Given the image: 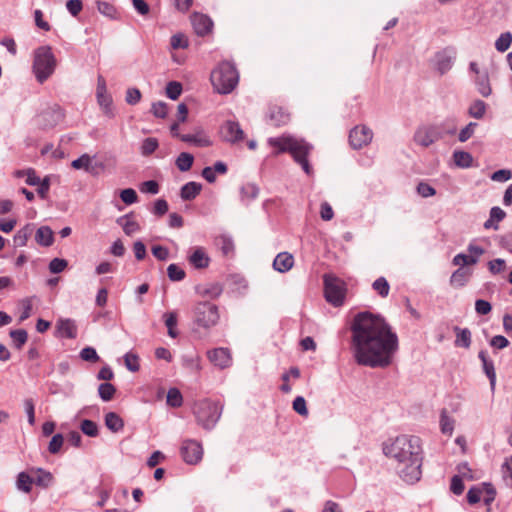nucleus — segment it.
Here are the masks:
<instances>
[{"mask_svg": "<svg viewBox=\"0 0 512 512\" xmlns=\"http://www.w3.org/2000/svg\"><path fill=\"white\" fill-rule=\"evenodd\" d=\"M158 148V141L156 138H146L142 143V154L148 156Z\"/></svg>", "mask_w": 512, "mask_h": 512, "instance_id": "45", "label": "nucleus"}, {"mask_svg": "<svg viewBox=\"0 0 512 512\" xmlns=\"http://www.w3.org/2000/svg\"><path fill=\"white\" fill-rule=\"evenodd\" d=\"M512 43V34L510 32L502 33L495 42V48L499 52H505Z\"/></svg>", "mask_w": 512, "mask_h": 512, "instance_id": "35", "label": "nucleus"}, {"mask_svg": "<svg viewBox=\"0 0 512 512\" xmlns=\"http://www.w3.org/2000/svg\"><path fill=\"white\" fill-rule=\"evenodd\" d=\"M56 68V59L49 46L39 47L34 53L33 72L38 82L43 83Z\"/></svg>", "mask_w": 512, "mask_h": 512, "instance_id": "6", "label": "nucleus"}, {"mask_svg": "<svg viewBox=\"0 0 512 512\" xmlns=\"http://www.w3.org/2000/svg\"><path fill=\"white\" fill-rule=\"evenodd\" d=\"M180 139L183 142L193 143L198 147H209L212 145V141L208 136L203 133L197 134H182Z\"/></svg>", "mask_w": 512, "mask_h": 512, "instance_id": "20", "label": "nucleus"}, {"mask_svg": "<svg viewBox=\"0 0 512 512\" xmlns=\"http://www.w3.org/2000/svg\"><path fill=\"white\" fill-rule=\"evenodd\" d=\"M479 358L482 360L484 371L490 380L491 386L493 387L495 385V381H496V373H495L494 365H493L492 361H489L487 359L484 352L479 353Z\"/></svg>", "mask_w": 512, "mask_h": 512, "instance_id": "29", "label": "nucleus"}, {"mask_svg": "<svg viewBox=\"0 0 512 512\" xmlns=\"http://www.w3.org/2000/svg\"><path fill=\"white\" fill-rule=\"evenodd\" d=\"M444 135V130L439 125L421 127L415 133L414 139L417 144L428 147Z\"/></svg>", "mask_w": 512, "mask_h": 512, "instance_id": "8", "label": "nucleus"}, {"mask_svg": "<svg viewBox=\"0 0 512 512\" xmlns=\"http://www.w3.org/2000/svg\"><path fill=\"white\" fill-rule=\"evenodd\" d=\"M24 409L28 417V422L30 425L35 424V408L34 402L32 399L28 398L24 400Z\"/></svg>", "mask_w": 512, "mask_h": 512, "instance_id": "58", "label": "nucleus"}, {"mask_svg": "<svg viewBox=\"0 0 512 512\" xmlns=\"http://www.w3.org/2000/svg\"><path fill=\"white\" fill-rule=\"evenodd\" d=\"M483 494V487H472L467 492V500L470 504H476L482 499Z\"/></svg>", "mask_w": 512, "mask_h": 512, "instance_id": "50", "label": "nucleus"}, {"mask_svg": "<svg viewBox=\"0 0 512 512\" xmlns=\"http://www.w3.org/2000/svg\"><path fill=\"white\" fill-rule=\"evenodd\" d=\"M125 366L132 372H137L140 369L139 357L137 354L128 352L124 356Z\"/></svg>", "mask_w": 512, "mask_h": 512, "instance_id": "40", "label": "nucleus"}, {"mask_svg": "<svg viewBox=\"0 0 512 512\" xmlns=\"http://www.w3.org/2000/svg\"><path fill=\"white\" fill-rule=\"evenodd\" d=\"M482 487L484 491L482 500L489 507L495 499L496 491L490 484H483Z\"/></svg>", "mask_w": 512, "mask_h": 512, "instance_id": "55", "label": "nucleus"}, {"mask_svg": "<svg viewBox=\"0 0 512 512\" xmlns=\"http://www.w3.org/2000/svg\"><path fill=\"white\" fill-rule=\"evenodd\" d=\"M188 261L195 269H204L210 264V258L203 247H196L189 255Z\"/></svg>", "mask_w": 512, "mask_h": 512, "instance_id": "16", "label": "nucleus"}, {"mask_svg": "<svg viewBox=\"0 0 512 512\" xmlns=\"http://www.w3.org/2000/svg\"><path fill=\"white\" fill-rule=\"evenodd\" d=\"M10 337L17 349H21L28 339L27 332L23 329L11 330Z\"/></svg>", "mask_w": 512, "mask_h": 512, "instance_id": "30", "label": "nucleus"}, {"mask_svg": "<svg viewBox=\"0 0 512 512\" xmlns=\"http://www.w3.org/2000/svg\"><path fill=\"white\" fill-rule=\"evenodd\" d=\"M373 137V132L367 126H356L354 127L349 134V141L353 148L361 149L362 147L368 145Z\"/></svg>", "mask_w": 512, "mask_h": 512, "instance_id": "11", "label": "nucleus"}, {"mask_svg": "<svg viewBox=\"0 0 512 512\" xmlns=\"http://www.w3.org/2000/svg\"><path fill=\"white\" fill-rule=\"evenodd\" d=\"M488 269L493 274H499L506 269V262L504 259L497 258L488 262Z\"/></svg>", "mask_w": 512, "mask_h": 512, "instance_id": "49", "label": "nucleus"}, {"mask_svg": "<svg viewBox=\"0 0 512 512\" xmlns=\"http://www.w3.org/2000/svg\"><path fill=\"white\" fill-rule=\"evenodd\" d=\"M167 274L171 281H181L185 278V271L176 264H170L167 268Z\"/></svg>", "mask_w": 512, "mask_h": 512, "instance_id": "41", "label": "nucleus"}, {"mask_svg": "<svg viewBox=\"0 0 512 512\" xmlns=\"http://www.w3.org/2000/svg\"><path fill=\"white\" fill-rule=\"evenodd\" d=\"M202 185L200 183L191 181L186 183L180 192V196L183 200H193L195 199L201 192Z\"/></svg>", "mask_w": 512, "mask_h": 512, "instance_id": "21", "label": "nucleus"}, {"mask_svg": "<svg viewBox=\"0 0 512 512\" xmlns=\"http://www.w3.org/2000/svg\"><path fill=\"white\" fill-rule=\"evenodd\" d=\"M117 223L122 226L124 233L128 236H131L140 230L138 222L132 219L129 215L120 217L117 220Z\"/></svg>", "mask_w": 512, "mask_h": 512, "instance_id": "22", "label": "nucleus"}, {"mask_svg": "<svg viewBox=\"0 0 512 512\" xmlns=\"http://www.w3.org/2000/svg\"><path fill=\"white\" fill-rule=\"evenodd\" d=\"M294 265V257L288 252L279 253L274 261L273 268L281 273L288 272Z\"/></svg>", "mask_w": 512, "mask_h": 512, "instance_id": "18", "label": "nucleus"}, {"mask_svg": "<svg viewBox=\"0 0 512 512\" xmlns=\"http://www.w3.org/2000/svg\"><path fill=\"white\" fill-rule=\"evenodd\" d=\"M268 118L271 125L278 127L290 121V114L280 106H272L269 109Z\"/></svg>", "mask_w": 512, "mask_h": 512, "instance_id": "17", "label": "nucleus"}, {"mask_svg": "<svg viewBox=\"0 0 512 512\" xmlns=\"http://www.w3.org/2000/svg\"><path fill=\"white\" fill-rule=\"evenodd\" d=\"M120 198L127 205L133 204L138 200L137 193L132 188L122 190L120 193Z\"/></svg>", "mask_w": 512, "mask_h": 512, "instance_id": "52", "label": "nucleus"}, {"mask_svg": "<svg viewBox=\"0 0 512 512\" xmlns=\"http://www.w3.org/2000/svg\"><path fill=\"white\" fill-rule=\"evenodd\" d=\"M352 345L359 364L386 367L398 350V337L386 322H352Z\"/></svg>", "mask_w": 512, "mask_h": 512, "instance_id": "1", "label": "nucleus"}, {"mask_svg": "<svg viewBox=\"0 0 512 512\" xmlns=\"http://www.w3.org/2000/svg\"><path fill=\"white\" fill-rule=\"evenodd\" d=\"M470 277V273L462 268L457 269L450 278V283L455 287H462L466 284Z\"/></svg>", "mask_w": 512, "mask_h": 512, "instance_id": "27", "label": "nucleus"}, {"mask_svg": "<svg viewBox=\"0 0 512 512\" xmlns=\"http://www.w3.org/2000/svg\"><path fill=\"white\" fill-rule=\"evenodd\" d=\"M191 22L195 33L199 36H205L212 31L213 22L207 15L195 13L191 17Z\"/></svg>", "mask_w": 512, "mask_h": 512, "instance_id": "14", "label": "nucleus"}, {"mask_svg": "<svg viewBox=\"0 0 512 512\" xmlns=\"http://www.w3.org/2000/svg\"><path fill=\"white\" fill-rule=\"evenodd\" d=\"M105 425L112 432H118L124 427V422L118 414L109 412L105 415Z\"/></svg>", "mask_w": 512, "mask_h": 512, "instance_id": "23", "label": "nucleus"}, {"mask_svg": "<svg viewBox=\"0 0 512 512\" xmlns=\"http://www.w3.org/2000/svg\"><path fill=\"white\" fill-rule=\"evenodd\" d=\"M217 245L220 247L223 255L229 256L234 251V244L232 240L226 236H220L217 238Z\"/></svg>", "mask_w": 512, "mask_h": 512, "instance_id": "39", "label": "nucleus"}, {"mask_svg": "<svg viewBox=\"0 0 512 512\" xmlns=\"http://www.w3.org/2000/svg\"><path fill=\"white\" fill-rule=\"evenodd\" d=\"M116 392L114 385L110 383H102L98 387V393L103 401H110Z\"/></svg>", "mask_w": 512, "mask_h": 512, "instance_id": "36", "label": "nucleus"}, {"mask_svg": "<svg viewBox=\"0 0 512 512\" xmlns=\"http://www.w3.org/2000/svg\"><path fill=\"white\" fill-rule=\"evenodd\" d=\"M476 263H477V258L472 255H466V254L460 253V254H457L453 258L454 265L466 266V265H474Z\"/></svg>", "mask_w": 512, "mask_h": 512, "instance_id": "46", "label": "nucleus"}, {"mask_svg": "<svg viewBox=\"0 0 512 512\" xmlns=\"http://www.w3.org/2000/svg\"><path fill=\"white\" fill-rule=\"evenodd\" d=\"M64 443L62 434H55L49 442L48 450L51 454H56L60 451Z\"/></svg>", "mask_w": 512, "mask_h": 512, "instance_id": "48", "label": "nucleus"}, {"mask_svg": "<svg viewBox=\"0 0 512 512\" xmlns=\"http://www.w3.org/2000/svg\"><path fill=\"white\" fill-rule=\"evenodd\" d=\"M152 112L158 118H165L168 114L167 104L165 102L153 103Z\"/></svg>", "mask_w": 512, "mask_h": 512, "instance_id": "61", "label": "nucleus"}, {"mask_svg": "<svg viewBox=\"0 0 512 512\" xmlns=\"http://www.w3.org/2000/svg\"><path fill=\"white\" fill-rule=\"evenodd\" d=\"M268 144L274 148L275 155L288 152L295 162L301 165L306 174L310 175L312 173V167L307 160L312 146L305 140L290 135H282L280 137L269 138Z\"/></svg>", "mask_w": 512, "mask_h": 512, "instance_id": "3", "label": "nucleus"}, {"mask_svg": "<svg viewBox=\"0 0 512 512\" xmlns=\"http://www.w3.org/2000/svg\"><path fill=\"white\" fill-rule=\"evenodd\" d=\"M455 331L457 333L455 344L457 346L468 348L471 343V333L467 329H459L455 327Z\"/></svg>", "mask_w": 512, "mask_h": 512, "instance_id": "31", "label": "nucleus"}, {"mask_svg": "<svg viewBox=\"0 0 512 512\" xmlns=\"http://www.w3.org/2000/svg\"><path fill=\"white\" fill-rule=\"evenodd\" d=\"M71 166L76 169H84L86 172H92V158L88 154H83L78 159L72 161Z\"/></svg>", "mask_w": 512, "mask_h": 512, "instance_id": "28", "label": "nucleus"}, {"mask_svg": "<svg viewBox=\"0 0 512 512\" xmlns=\"http://www.w3.org/2000/svg\"><path fill=\"white\" fill-rule=\"evenodd\" d=\"M140 190L143 193L157 194L159 192V185L154 180L145 181L141 184Z\"/></svg>", "mask_w": 512, "mask_h": 512, "instance_id": "64", "label": "nucleus"}, {"mask_svg": "<svg viewBox=\"0 0 512 512\" xmlns=\"http://www.w3.org/2000/svg\"><path fill=\"white\" fill-rule=\"evenodd\" d=\"M183 403L181 392L177 388L169 389L167 393V404L171 407H180Z\"/></svg>", "mask_w": 512, "mask_h": 512, "instance_id": "38", "label": "nucleus"}, {"mask_svg": "<svg viewBox=\"0 0 512 512\" xmlns=\"http://www.w3.org/2000/svg\"><path fill=\"white\" fill-rule=\"evenodd\" d=\"M453 159L455 164L462 168L470 167L473 162L472 155L465 151H455L453 153Z\"/></svg>", "mask_w": 512, "mask_h": 512, "instance_id": "26", "label": "nucleus"}, {"mask_svg": "<svg viewBox=\"0 0 512 512\" xmlns=\"http://www.w3.org/2000/svg\"><path fill=\"white\" fill-rule=\"evenodd\" d=\"M372 287L383 298L387 297L390 291L389 283L384 277L377 278L373 282Z\"/></svg>", "mask_w": 512, "mask_h": 512, "instance_id": "34", "label": "nucleus"}, {"mask_svg": "<svg viewBox=\"0 0 512 512\" xmlns=\"http://www.w3.org/2000/svg\"><path fill=\"white\" fill-rule=\"evenodd\" d=\"M440 427L443 434H448L449 436L452 435L454 430V420L447 415L445 410L441 413Z\"/></svg>", "mask_w": 512, "mask_h": 512, "instance_id": "37", "label": "nucleus"}, {"mask_svg": "<svg viewBox=\"0 0 512 512\" xmlns=\"http://www.w3.org/2000/svg\"><path fill=\"white\" fill-rule=\"evenodd\" d=\"M194 312L196 320H216L220 317L217 306L207 301L198 303Z\"/></svg>", "mask_w": 512, "mask_h": 512, "instance_id": "13", "label": "nucleus"}, {"mask_svg": "<svg viewBox=\"0 0 512 512\" xmlns=\"http://www.w3.org/2000/svg\"><path fill=\"white\" fill-rule=\"evenodd\" d=\"M97 100L99 105L103 108L104 113L109 117H112V99L107 93L105 81L102 77L98 78Z\"/></svg>", "mask_w": 512, "mask_h": 512, "instance_id": "15", "label": "nucleus"}, {"mask_svg": "<svg viewBox=\"0 0 512 512\" xmlns=\"http://www.w3.org/2000/svg\"><path fill=\"white\" fill-rule=\"evenodd\" d=\"M504 480L506 484L512 487V456L507 458L502 465Z\"/></svg>", "mask_w": 512, "mask_h": 512, "instance_id": "60", "label": "nucleus"}, {"mask_svg": "<svg viewBox=\"0 0 512 512\" xmlns=\"http://www.w3.org/2000/svg\"><path fill=\"white\" fill-rule=\"evenodd\" d=\"M209 361L219 369H225L231 366L232 356L227 348H215L207 352Z\"/></svg>", "mask_w": 512, "mask_h": 512, "instance_id": "12", "label": "nucleus"}, {"mask_svg": "<svg viewBox=\"0 0 512 512\" xmlns=\"http://www.w3.org/2000/svg\"><path fill=\"white\" fill-rule=\"evenodd\" d=\"M211 83L220 94H228L238 84V72L230 62H222L211 73Z\"/></svg>", "mask_w": 512, "mask_h": 512, "instance_id": "4", "label": "nucleus"}, {"mask_svg": "<svg viewBox=\"0 0 512 512\" xmlns=\"http://www.w3.org/2000/svg\"><path fill=\"white\" fill-rule=\"evenodd\" d=\"M68 266V262L65 259L54 258L49 264V270L52 273H60Z\"/></svg>", "mask_w": 512, "mask_h": 512, "instance_id": "57", "label": "nucleus"}, {"mask_svg": "<svg viewBox=\"0 0 512 512\" xmlns=\"http://www.w3.org/2000/svg\"><path fill=\"white\" fill-rule=\"evenodd\" d=\"M152 254L160 261H165L169 257V250L161 245H155L152 247Z\"/></svg>", "mask_w": 512, "mask_h": 512, "instance_id": "63", "label": "nucleus"}, {"mask_svg": "<svg viewBox=\"0 0 512 512\" xmlns=\"http://www.w3.org/2000/svg\"><path fill=\"white\" fill-rule=\"evenodd\" d=\"M97 8H98V11L101 14H103V15L109 17V18H115L116 17L117 10L114 7V5H112L109 2L97 1Z\"/></svg>", "mask_w": 512, "mask_h": 512, "instance_id": "42", "label": "nucleus"}, {"mask_svg": "<svg viewBox=\"0 0 512 512\" xmlns=\"http://www.w3.org/2000/svg\"><path fill=\"white\" fill-rule=\"evenodd\" d=\"M33 479L25 472H21L17 477V488L25 493H29L32 489Z\"/></svg>", "mask_w": 512, "mask_h": 512, "instance_id": "32", "label": "nucleus"}, {"mask_svg": "<svg viewBox=\"0 0 512 512\" xmlns=\"http://www.w3.org/2000/svg\"><path fill=\"white\" fill-rule=\"evenodd\" d=\"M36 242L44 247H49L54 242V233L49 226H41L35 234Z\"/></svg>", "mask_w": 512, "mask_h": 512, "instance_id": "19", "label": "nucleus"}, {"mask_svg": "<svg viewBox=\"0 0 512 512\" xmlns=\"http://www.w3.org/2000/svg\"><path fill=\"white\" fill-rule=\"evenodd\" d=\"M66 8L72 16H77L82 11L83 4L81 0H68Z\"/></svg>", "mask_w": 512, "mask_h": 512, "instance_id": "62", "label": "nucleus"}, {"mask_svg": "<svg viewBox=\"0 0 512 512\" xmlns=\"http://www.w3.org/2000/svg\"><path fill=\"white\" fill-rule=\"evenodd\" d=\"M32 234V227L31 225H26L20 230L17 231V233L14 235V244L15 246L22 247L27 244V241L29 237Z\"/></svg>", "mask_w": 512, "mask_h": 512, "instance_id": "25", "label": "nucleus"}, {"mask_svg": "<svg viewBox=\"0 0 512 512\" xmlns=\"http://www.w3.org/2000/svg\"><path fill=\"white\" fill-rule=\"evenodd\" d=\"M323 279L326 300L335 307L341 306L346 295L345 283L331 274H325Z\"/></svg>", "mask_w": 512, "mask_h": 512, "instance_id": "7", "label": "nucleus"}, {"mask_svg": "<svg viewBox=\"0 0 512 512\" xmlns=\"http://www.w3.org/2000/svg\"><path fill=\"white\" fill-rule=\"evenodd\" d=\"M141 92L137 88H129L126 92V102L130 105H135L141 100Z\"/></svg>", "mask_w": 512, "mask_h": 512, "instance_id": "59", "label": "nucleus"}, {"mask_svg": "<svg viewBox=\"0 0 512 512\" xmlns=\"http://www.w3.org/2000/svg\"><path fill=\"white\" fill-rule=\"evenodd\" d=\"M58 333L62 337L72 338L75 335V328L71 325V322H60Z\"/></svg>", "mask_w": 512, "mask_h": 512, "instance_id": "56", "label": "nucleus"}, {"mask_svg": "<svg viewBox=\"0 0 512 512\" xmlns=\"http://www.w3.org/2000/svg\"><path fill=\"white\" fill-rule=\"evenodd\" d=\"M486 105L483 101L477 100L474 103L471 104L469 108V115L471 117L480 119L485 114Z\"/></svg>", "mask_w": 512, "mask_h": 512, "instance_id": "43", "label": "nucleus"}, {"mask_svg": "<svg viewBox=\"0 0 512 512\" xmlns=\"http://www.w3.org/2000/svg\"><path fill=\"white\" fill-rule=\"evenodd\" d=\"M182 85L177 81H171L166 86V95L172 99L176 100L181 95Z\"/></svg>", "mask_w": 512, "mask_h": 512, "instance_id": "44", "label": "nucleus"}, {"mask_svg": "<svg viewBox=\"0 0 512 512\" xmlns=\"http://www.w3.org/2000/svg\"><path fill=\"white\" fill-rule=\"evenodd\" d=\"M81 430L84 434L90 437H95L98 435V427L96 423L88 419L82 421Z\"/></svg>", "mask_w": 512, "mask_h": 512, "instance_id": "47", "label": "nucleus"}, {"mask_svg": "<svg viewBox=\"0 0 512 512\" xmlns=\"http://www.w3.org/2000/svg\"><path fill=\"white\" fill-rule=\"evenodd\" d=\"M221 139L225 142L236 144L242 141L245 137L244 131L241 129L240 124L235 121H225L219 130Z\"/></svg>", "mask_w": 512, "mask_h": 512, "instance_id": "10", "label": "nucleus"}, {"mask_svg": "<svg viewBox=\"0 0 512 512\" xmlns=\"http://www.w3.org/2000/svg\"><path fill=\"white\" fill-rule=\"evenodd\" d=\"M222 409L223 406L219 402L202 399L194 404L193 413L199 425L211 429L220 419Z\"/></svg>", "mask_w": 512, "mask_h": 512, "instance_id": "5", "label": "nucleus"}, {"mask_svg": "<svg viewBox=\"0 0 512 512\" xmlns=\"http://www.w3.org/2000/svg\"><path fill=\"white\" fill-rule=\"evenodd\" d=\"M193 162H194V157L192 154L187 153V152H182L179 154V156L176 159V166L180 171L186 172L191 169Z\"/></svg>", "mask_w": 512, "mask_h": 512, "instance_id": "24", "label": "nucleus"}, {"mask_svg": "<svg viewBox=\"0 0 512 512\" xmlns=\"http://www.w3.org/2000/svg\"><path fill=\"white\" fill-rule=\"evenodd\" d=\"M180 453L187 464L195 465L200 462L203 457V448L198 441L187 439L183 441Z\"/></svg>", "mask_w": 512, "mask_h": 512, "instance_id": "9", "label": "nucleus"}, {"mask_svg": "<svg viewBox=\"0 0 512 512\" xmlns=\"http://www.w3.org/2000/svg\"><path fill=\"white\" fill-rule=\"evenodd\" d=\"M170 43H171V46L173 49H179V48L185 49L189 45L187 37L183 34L173 35L171 37Z\"/></svg>", "mask_w": 512, "mask_h": 512, "instance_id": "54", "label": "nucleus"}, {"mask_svg": "<svg viewBox=\"0 0 512 512\" xmlns=\"http://www.w3.org/2000/svg\"><path fill=\"white\" fill-rule=\"evenodd\" d=\"M384 454L397 462L400 477L408 482H417L422 474V447L416 436L401 435L385 443Z\"/></svg>", "mask_w": 512, "mask_h": 512, "instance_id": "2", "label": "nucleus"}, {"mask_svg": "<svg viewBox=\"0 0 512 512\" xmlns=\"http://www.w3.org/2000/svg\"><path fill=\"white\" fill-rule=\"evenodd\" d=\"M476 84L482 96L487 97L491 94V87L486 73H482L476 77Z\"/></svg>", "mask_w": 512, "mask_h": 512, "instance_id": "33", "label": "nucleus"}, {"mask_svg": "<svg viewBox=\"0 0 512 512\" xmlns=\"http://www.w3.org/2000/svg\"><path fill=\"white\" fill-rule=\"evenodd\" d=\"M80 357L82 360L92 363H95L99 360V356L96 350L92 347L83 348L80 352Z\"/></svg>", "mask_w": 512, "mask_h": 512, "instance_id": "51", "label": "nucleus"}, {"mask_svg": "<svg viewBox=\"0 0 512 512\" xmlns=\"http://www.w3.org/2000/svg\"><path fill=\"white\" fill-rule=\"evenodd\" d=\"M293 409L299 415L306 417L308 415V409L306 401L302 396H297L293 401Z\"/></svg>", "mask_w": 512, "mask_h": 512, "instance_id": "53", "label": "nucleus"}]
</instances>
